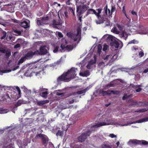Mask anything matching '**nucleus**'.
<instances>
[{
  "instance_id": "nucleus-58",
  "label": "nucleus",
  "mask_w": 148,
  "mask_h": 148,
  "mask_svg": "<svg viewBox=\"0 0 148 148\" xmlns=\"http://www.w3.org/2000/svg\"><path fill=\"white\" fill-rule=\"evenodd\" d=\"M60 47H61V48H62V50H64L65 48L66 49V48H65L66 46H65V45H64L63 44H61V45Z\"/></svg>"
},
{
  "instance_id": "nucleus-7",
  "label": "nucleus",
  "mask_w": 148,
  "mask_h": 148,
  "mask_svg": "<svg viewBox=\"0 0 148 148\" xmlns=\"http://www.w3.org/2000/svg\"><path fill=\"white\" fill-rule=\"evenodd\" d=\"M91 133V132L90 131L83 133L78 137V139L79 141L81 142L84 141L86 139L87 137L90 136Z\"/></svg>"
},
{
  "instance_id": "nucleus-57",
  "label": "nucleus",
  "mask_w": 148,
  "mask_h": 148,
  "mask_svg": "<svg viewBox=\"0 0 148 148\" xmlns=\"http://www.w3.org/2000/svg\"><path fill=\"white\" fill-rule=\"evenodd\" d=\"M128 96L127 95H125L123 97L122 99L123 100H125V99H127L128 98Z\"/></svg>"
},
{
  "instance_id": "nucleus-10",
  "label": "nucleus",
  "mask_w": 148,
  "mask_h": 148,
  "mask_svg": "<svg viewBox=\"0 0 148 148\" xmlns=\"http://www.w3.org/2000/svg\"><path fill=\"white\" fill-rule=\"evenodd\" d=\"M66 35L68 38L73 40L74 41H77V43L79 42L77 37H76V34L74 33L69 32L67 33Z\"/></svg>"
},
{
  "instance_id": "nucleus-31",
  "label": "nucleus",
  "mask_w": 148,
  "mask_h": 148,
  "mask_svg": "<svg viewBox=\"0 0 148 148\" xmlns=\"http://www.w3.org/2000/svg\"><path fill=\"white\" fill-rule=\"evenodd\" d=\"M86 91V89H85L82 90L78 91L77 92V94L79 95L85 93Z\"/></svg>"
},
{
  "instance_id": "nucleus-62",
  "label": "nucleus",
  "mask_w": 148,
  "mask_h": 148,
  "mask_svg": "<svg viewBox=\"0 0 148 148\" xmlns=\"http://www.w3.org/2000/svg\"><path fill=\"white\" fill-rule=\"evenodd\" d=\"M67 13L68 12L67 10L65 11L64 12V14L66 18H67L68 17V16L67 15Z\"/></svg>"
},
{
  "instance_id": "nucleus-6",
  "label": "nucleus",
  "mask_w": 148,
  "mask_h": 148,
  "mask_svg": "<svg viewBox=\"0 0 148 148\" xmlns=\"http://www.w3.org/2000/svg\"><path fill=\"white\" fill-rule=\"evenodd\" d=\"M88 8V7L87 5H79L77 6L76 11L78 13L77 15H81Z\"/></svg>"
},
{
  "instance_id": "nucleus-17",
  "label": "nucleus",
  "mask_w": 148,
  "mask_h": 148,
  "mask_svg": "<svg viewBox=\"0 0 148 148\" xmlns=\"http://www.w3.org/2000/svg\"><path fill=\"white\" fill-rule=\"evenodd\" d=\"M131 143L135 145L140 144V140H130L128 143V145H130Z\"/></svg>"
},
{
  "instance_id": "nucleus-1",
  "label": "nucleus",
  "mask_w": 148,
  "mask_h": 148,
  "mask_svg": "<svg viewBox=\"0 0 148 148\" xmlns=\"http://www.w3.org/2000/svg\"><path fill=\"white\" fill-rule=\"evenodd\" d=\"M101 10H102L101 9H97L96 10L93 9V14H95L99 19L98 21L97 20L96 21L97 24L102 23L104 22V21L107 20L108 12V16L109 18L111 17L112 13L116 10V8L114 6H112L111 11H110L109 9H108L107 5H106L103 8V12H102L103 14L100 15L99 14L101 12Z\"/></svg>"
},
{
  "instance_id": "nucleus-26",
  "label": "nucleus",
  "mask_w": 148,
  "mask_h": 148,
  "mask_svg": "<svg viewBox=\"0 0 148 148\" xmlns=\"http://www.w3.org/2000/svg\"><path fill=\"white\" fill-rule=\"evenodd\" d=\"M46 101H37V104L39 106H42L44 104L46 103Z\"/></svg>"
},
{
  "instance_id": "nucleus-61",
  "label": "nucleus",
  "mask_w": 148,
  "mask_h": 148,
  "mask_svg": "<svg viewBox=\"0 0 148 148\" xmlns=\"http://www.w3.org/2000/svg\"><path fill=\"white\" fill-rule=\"evenodd\" d=\"M132 49L133 50V51H134V50L136 51V50H138V48L137 47H133Z\"/></svg>"
},
{
  "instance_id": "nucleus-53",
  "label": "nucleus",
  "mask_w": 148,
  "mask_h": 148,
  "mask_svg": "<svg viewBox=\"0 0 148 148\" xmlns=\"http://www.w3.org/2000/svg\"><path fill=\"white\" fill-rule=\"evenodd\" d=\"M8 71L7 70H0V74L1 75H2L3 73H6V71Z\"/></svg>"
},
{
  "instance_id": "nucleus-49",
  "label": "nucleus",
  "mask_w": 148,
  "mask_h": 148,
  "mask_svg": "<svg viewBox=\"0 0 148 148\" xmlns=\"http://www.w3.org/2000/svg\"><path fill=\"white\" fill-rule=\"evenodd\" d=\"M16 90H17L18 91V93L19 94V95H20L21 93V91L20 88L18 86H16Z\"/></svg>"
},
{
  "instance_id": "nucleus-18",
  "label": "nucleus",
  "mask_w": 148,
  "mask_h": 148,
  "mask_svg": "<svg viewBox=\"0 0 148 148\" xmlns=\"http://www.w3.org/2000/svg\"><path fill=\"white\" fill-rule=\"evenodd\" d=\"M90 75V72L88 71H86L84 72H80L79 75L83 77H87Z\"/></svg>"
},
{
  "instance_id": "nucleus-45",
  "label": "nucleus",
  "mask_w": 148,
  "mask_h": 148,
  "mask_svg": "<svg viewBox=\"0 0 148 148\" xmlns=\"http://www.w3.org/2000/svg\"><path fill=\"white\" fill-rule=\"evenodd\" d=\"M64 90V89H61V90H55V93L56 94V92H58L60 93H63V92Z\"/></svg>"
},
{
  "instance_id": "nucleus-39",
  "label": "nucleus",
  "mask_w": 148,
  "mask_h": 148,
  "mask_svg": "<svg viewBox=\"0 0 148 148\" xmlns=\"http://www.w3.org/2000/svg\"><path fill=\"white\" fill-rule=\"evenodd\" d=\"M141 144L143 145H148V142L145 140H140V144Z\"/></svg>"
},
{
  "instance_id": "nucleus-37",
  "label": "nucleus",
  "mask_w": 148,
  "mask_h": 148,
  "mask_svg": "<svg viewBox=\"0 0 148 148\" xmlns=\"http://www.w3.org/2000/svg\"><path fill=\"white\" fill-rule=\"evenodd\" d=\"M138 42L135 39H134L133 40H132L130 41L128 43V44H137Z\"/></svg>"
},
{
  "instance_id": "nucleus-46",
  "label": "nucleus",
  "mask_w": 148,
  "mask_h": 148,
  "mask_svg": "<svg viewBox=\"0 0 148 148\" xmlns=\"http://www.w3.org/2000/svg\"><path fill=\"white\" fill-rule=\"evenodd\" d=\"M144 55V53L142 51L139 52V56L140 57H143Z\"/></svg>"
},
{
  "instance_id": "nucleus-25",
  "label": "nucleus",
  "mask_w": 148,
  "mask_h": 148,
  "mask_svg": "<svg viewBox=\"0 0 148 148\" xmlns=\"http://www.w3.org/2000/svg\"><path fill=\"white\" fill-rule=\"evenodd\" d=\"M39 19V18H38V19L36 21L38 25L40 26V25H43L44 24V23L43 22V21H42V19L40 20L38 19Z\"/></svg>"
},
{
  "instance_id": "nucleus-33",
  "label": "nucleus",
  "mask_w": 148,
  "mask_h": 148,
  "mask_svg": "<svg viewBox=\"0 0 148 148\" xmlns=\"http://www.w3.org/2000/svg\"><path fill=\"white\" fill-rule=\"evenodd\" d=\"M102 47V46L100 44L99 45L97 46L98 53H99V55H100L101 52Z\"/></svg>"
},
{
  "instance_id": "nucleus-4",
  "label": "nucleus",
  "mask_w": 148,
  "mask_h": 148,
  "mask_svg": "<svg viewBox=\"0 0 148 148\" xmlns=\"http://www.w3.org/2000/svg\"><path fill=\"white\" fill-rule=\"evenodd\" d=\"M3 53L5 54L4 58L8 59L11 55L10 50L9 49H6L5 47H0V56L2 55Z\"/></svg>"
},
{
  "instance_id": "nucleus-20",
  "label": "nucleus",
  "mask_w": 148,
  "mask_h": 148,
  "mask_svg": "<svg viewBox=\"0 0 148 148\" xmlns=\"http://www.w3.org/2000/svg\"><path fill=\"white\" fill-rule=\"evenodd\" d=\"M61 23L58 20V21H56L55 20H53L52 23V25L54 27H57L56 26L57 25H60Z\"/></svg>"
},
{
  "instance_id": "nucleus-44",
  "label": "nucleus",
  "mask_w": 148,
  "mask_h": 148,
  "mask_svg": "<svg viewBox=\"0 0 148 148\" xmlns=\"http://www.w3.org/2000/svg\"><path fill=\"white\" fill-rule=\"evenodd\" d=\"M136 86L135 87L136 88H138L136 90V92H139L142 89L140 88H139V86Z\"/></svg>"
},
{
  "instance_id": "nucleus-28",
  "label": "nucleus",
  "mask_w": 148,
  "mask_h": 148,
  "mask_svg": "<svg viewBox=\"0 0 148 148\" xmlns=\"http://www.w3.org/2000/svg\"><path fill=\"white\" fill-rule=\"evenodd\" d=\"M66 49L69 51L73 49V45H67L66 46Z\"/></svg>"
},
{
  "instance_id": "nucleus-23",
  "label": "nucleus",
  "mask_w": 148,
  "mask_h": 148,
  "mask_svg": "<svg viewBox=\"0 0 148 148\" xmlns=\"http://www.w3.org/2000/svg\"><path fill=\"white\" fill-rule=\"evenodd\" d=\"M56 95L60 96L61 97H65L67 96V94L66 92L61 93H60L56 92Z\"/></svg>"
},
{
  "instance_id": "nucleus-3",
  "label": "nucleus",
  "mask_w": 148,
  "mask_h": 148,
  "mask_svg": "<svg viewBox=\"0 0 148 148\" xmlns=\"http://www.w3.org/2000/svg\"><path fill=\"white\" fill-rule=\"evenodd\" d=\"M107 40L110 42V45L116 48H118L119 45V43L115 39V38L112 36H108Z\"/></svg>"
},
{
  "instance_id": "nucleus-43",
  "label": "nucleus",
  "mask_w": 148,
  "mask_h": 148,
  "mask_svg": "<svg viewBox=\"0 0 148 148\" xmlns=\"http://www.w3.org/2000/svg\"><path fill=\"white\" fill-rule=\"evenodd\" d=\"M3 36L1 38L2 39H5L6 37L7 36V33L5 32L4 31L3 32Z\"/></svg>"
},
{
  "instance_id": "nucleus-2",
  "label": "nucleus",
  "mask_w": 148,
  "mask_h": 148,
  "mask_svg": "<svg viewBox=\"0 0 148 148\" xmlns=\"http://www.w3.org/2000/svg\"><path fill=\"white\" fill-rule=\"evenodd\" d=\"M76 69L74 68H72L68 71L64 73L57 78L58 82L63 81L69 82L72 79L74 78L76 76L75 73Z\"/></svg>"
},
{
  "instance_id": "nucleus-50",
  "label": "nucleus",
  "mask_w": 148,
  "mask_h": 148,
  "mask_svg": "<svg viewBox=\"0 0 148 148\" xmlns=\"http://www.w3.org/2000/svg\"><path fill=\"white\" fill-rule=\"evenodd\" d=\"M132 14L134 15H135L137 17L138 16L137 13L136 12L134 11L133 10L131 12Z\"/></svg>"
},
{
  "instance_id": "nucleus-51",
  "label": "nucleus",
  "mask_w": 148,
  "mask_h": 148,
  "mask_svg": "<svg viewBox=\"0 0 148 148\" xmlns=\"http://www.w3.org/2000/svg\"><path fill=\"white\" fill-rule=\"evenodd\" d=\"M14 32L19 35H20L21 34V32L20 31L18 30H14Z\"/></svg>"
},
{
  "instance_id": "nucleus-27",
  "label": "nucleus",
  "mask_w": 148,
  "mask_h": 148,
  "mask_svg": "<svg viewBox=\"0 0 148 148\" xmlns=\"http://www.w3.org/2000/svg\"><path fill=\"white\" fill-rule=\"evenodd\" d=\"M146 105V103L145 102H138L137 104V106H144Z\"/></svg>"
},
{
  "instance_id": "nucleus-13",
  "label": "nucleus",
  "mask_w": 148,
  "mask_h": 148,
  "mask_svg": "<svg viewBox=\"0 0 148 148\" xmlns=\"http://www.w3.org/2000/svg\"><path fill=\"white\" fill-rule=\"evenodd\" d=\"M29 20H27V21H24L20 23L19 25L20 26L23 27L24 28L26 29L28 28L29 26Z\"/></svg>"
},
{
  "instance_id": "nucleus-34",
  "label": "nucleus",
  "mask_w": 148,
  "mask_h": 148,
  "mask_svg": "<svg viewBox=\"0 0 148 148\" xmlns=\"http://www.w3.org/2000/svg\"><path fill=\"white\" fill-rule=\"evenodd\" d=\"M101 93L104 96L107 95H110V93L109 92V90L108 91L102 90L101 92Z\"/></svg>"
},
{
  "instance_id": "nucleus-8",
  "label": "nucleus",
  "mask_w": 148,
  "mask_h": 148,
  "mask_svg": "<svg viewBox=\"0 0 148 148\" xmlns=\"http://www.w3.org/2000/svg\"><path fill=\"white\" fill-rule=\"evenodd\" d=\"M38 52L36 51L34 52L32 51H28L25 54L24 56L27 60H30L33 58L34 55H37V53H38Z\"/></svg>"
},
{
  "instance_id": "nucleus-9",
  "label": "nucleus",
  "mask_w": 148,
  "mask_h": 148,
  "mask_svg": "<svg viewBox=\"0 0 148 148\" xmlns=\"http://www.w3.org/2000/svg\"><path fill=\"white\" fill-rule=\"evenodd\" d=\"M47 47L46 45L41 46L39 48V51L38 50L36 51H38V53L37 54L39 55H44L47 53Z\"/></svg>"
},
{
  "instance_id": "nucleus-29",
  "label": "nucleus",
  "mask_w": 148,
  "mask_h": 148,
  "mask_svg": "<svg viewBox=\"0 0 148 148\" xmlns=\"http://www.w3.org/2000/svg\"><path fill=\"white\" fill-rule=\"evenodd\" d=\"M110 95L113 94L115 95H118L120 93V92L118 90H109Z\"/></svg>"
},
{
  "instance_id": "nucleus-52",
  "label": "nucleus",
  "mask_w": 148,
  "mask_h": 148,
  "mask_svg": "<svg viewBox=\"0 0 148 148\" xmlns=\"http://www.w3.org/2000/svg\"><path fill=\"white\" fill-rule=\"evenodd\" d=\"M109 136L112 138H116V136L113 134H110Z\"/></svg>"
},
{
  "instance_id": "nucleus-42",
  "label": "nucleus",
  "mask_w": 148,
  "mask_h": 148,
  "mask_svg": "<svg viewBox=\"0 0 148 148\" xmlns=\"http://www.w3.org/2000/svg\"><path fill=\"white\" fill-rule=\"evenodd\" d=\"M131 105H132L136 106L137 103H138V101H134L132 100L131 101Z\"/></svg>"
},
{
  "instance_id": "nucleus-21",
  "label": "nucleus",
  "mask_w": 148,
  "mask_h": 148,
  "mask_svg": "<svg viewBox=\"0 0 148 148\" xmlns=\"http://www.w3.org/2000/svg\"><path fill=\"white\" fill-rule=\"evenodd\" d=\"M51 14H48L45 17H42V20L43 21H46L49 20L51 18Z\"/></svg>"
},
{
  "instance_id": "nucleus-19",
  "label": "nucleus",
  "mask_w": 148,
  "mask_h": 148,
  "mask_svg": "<svg viewBox=\"0 0 148 148\" xmlns=\"http://www.w3.org/2000/svg\"><path fill=\"white\" fill-rule=\"evenodd\" d=\"M119 36L121 38H123L125 40H126L127 37L126 33L124 31L122 32L119 34Z\"/></svg>"
},
{
  "instance_id": "nucleus-14",
  "label": "nucleus",
  "mask_w": 148,
  "mask_h": 148,
  "mask_svg": "<svg viewBox=\"0 0 148 148\" xmlns=\"http://www.w3.org/2000/svg\"><path fill=\"white\" fill-rule=\"evenodd\" d=\"M81 29L80 27H78L77 29V33L76 34V37H77L78 40V42H79L81 40Z\"/></svg>"
},
{
  "instance_id": "nucleus-11",
  "label": "nucleus",
  "mask_w": 148,
  "mask_h": 148,
  "mask_svg": "<svg viewBox=\"0 0 148 148\" xmlns=\"http://www.w3.org/2000/svg\"><path fill=\"white\" fill-rule=\"evenodd\" d=\"M117 55H114L112 57L111 55H107L106 56H103L102 57L105 60H108L109 59H111V60L113 61L117 58Z\"/></svg>"
},
{
  "instance_id": "nucleus-16",
  "label": "nucleus",
  "mask_w": 148,
  "mask_h": 148,
  "mask_svg": "<svg viewBox=\"0 0 148 148\" xmlns=\"http://www.w3.org/2000/svg\"><path fill=\"white\" fill-rule=\"evenodd\" d=\"M122 12L124 13V14H125V16L128 19V20L127 21H128V23H127V25L128 26H131V24L130 23V21H131V19L130 18H129L127 16V15L126 14V12H125V6H123V9H122Z\"/></svg>"
},
{
  "instance_id": "nucleus-36",
  "label": "nucleus",
  "mask_w": 148,
  "mask_h": 148,
  "mask_svg": "<svg viewBox=\"0 0 148 148\" xmlns=\"http://www.w3.org/2000/svg\"><path fill=\"white\" fill-rule=\"evenodd\" d=\"M48 94V93L47 91L42 92L41 95V96L44 98H46L47 97V96Z\"/></svg>"
},
{
  "instance_id": "nucleus-22",
  "label": "nucleus",
  "mask_w": 148,
  "mask_h": 148,
  "mask_svg": "<svg viewBox=\"0 0 148 148\" xmlns=\"http://www.w3.org/2000/svg\"><path fill=\"white\" fill-rule=\"evenodd\" d=\"M42 134H40L36 135L35 137L32 140V141L34 142H36L37 139L41 138Z\"/></svg>"
},
{
  "instance_id": "nucleus-60",
  "label": "nucleus",
  "mask_w": 148,
  "mask_h": 148,
  "mask_svg": "<svg viewBox=\"0 0 148 148\" xmlns=\"http://www.w3.org/2000/svg\"><path fill=\"white\" fill-rule=\"evenodd\" d=\"M20 45L19 44H17L14 46V48H17L20 47Z\"/></svg>"
},
{
  "instance_id": "nucleus-30",
  "label": "nucleus",
  "mask_w": 148,
  "mask_h": 148,
  "mask_svg": "<svg viewBox=\"0 0 148 148\" xmlns=\"http://www.w3.org/2000/svg\"><path fill=\"white\" fill-rule=\"evenodd\" d=\"M63 135V132L60 130H58V132L56 134V136H60L62 137Z\"/></svg>"
},
{
  "instance_id": "nucleus-24",
  "label": "nucleus",
  "mask_w": 148,
  "mask_h": 148,
  "mask_svg": "<svg viewBox=\"0 0 148 148\" xmlns=\"http://www.w3.org/2000/svg\"><path fill=\"white\" fill-rule=\"evenodd\" d=\"M27 59L25 58V57L24 56V57H22L21 59L18 61V64L20 65V64L23 63Z\"/></svg>"
},
{
  "instance_id": "nucleus-64",
  "label": "nucleus",
  "mask_w": 148,
  "mask_h": 148,
  "mask_svg": "<svg viewBox=\"0 0 148 148\" xmlns=\"http://www.w3.org/2000/svg\"><path fill=\"white\" fill-rule=\"evenodd\" d=\"M70 0H67V1H66V4L67 5H70L71 3H70Z\"/></svg>"
},
{
  "instance_id": "nucleus-55",
  "label": "nucleus",
  "mask_w": 148,
  "mask_h": 148,
  "mask_svg": "<svg viewBox=\"0 0 148 148\" xmlns=\"http://www.w3.org/2000/svg\"><path fill=\"white\" fill-rule=\"evenodd\" d=\"M58 36L60 38H62L63 36V35L60 32H59L58 33Z\"/></svg>"
},
{
  "instance_id": "nucleus-63",
  "label": "nucleus",
  "mask_w": 148,
  "mask_h": 148,
  "mask_svg": "<svg viewBox=\"0 0 148 148\" xmlns=\"http://www.w3.org/2000/svg\"><path fill=\"white\" fill-rule=\"evenodd\" d=\"M0 24L2 25L4 24V20L1 18H0Z\"/></svg>"
},
{
  "instance_id": "nucleus-47",
  "label": "nucleus",
  "mask_w": 148,
  "mask_h": 148,
  "mask_svg": "<svg viewBox=\"0 0 148 148\" xmlns=\"http://www.w3.org/2000/svg\"><path fill=\"white\" fill-rule=\"evenodd\" d=\"M147 111V110L146 109H140L138 111H137V112H145Z\"/></svg>"
},
{
  "instance_id": "nucleus-54",
  "label": "nucleus",
  "mask_w": 148,
  "mask_h": 148,
  "mask_svg": "<svg viewBox=\"0 0 148 148\" xmlns=\"http://www.w3.org/2000/svg\"><path fill=\"white\" fill-rule=\"evenodd\" d=\"M59 47H56L54 49V50L53 51L54 53H56L58 51V48H59Z\"/></svg>"
},
{
  "instance_id": "nucleus-41",
  "label": "nucleus",
  "mask_w": 148,
  "mask_h": 148,
  "mask_svg": "<svg viewBox=\"0 0 148 148\" xmlns=\"http://www.w3.org/2000/svg\"><path fill=\"white\" fill-rule=\"evenodd\" d=\"M86 1V0H76V3L77 4L81 3L83 4Z\"/></svg>"
},
{
  "instance_id": "nucleus-40",
  "label": "nucleus",
  "mask_w": 148,
  "mask_h": 148,
  "mask_svg": "<svg viewBox=\"0 0 148 148\" xmlns=\"http://www.w3.org/2000/svg\"><path fill=\"white\" fill-rule=\"evenodd\" d=\"M23 103V101L21 100H19L15 104L16 106L18 107L20 106Z\"/></svg>"
},
{
  "instance_id": "nucleus-38",
  "label": "nucleus",
  "mask_w": 148,
  "mask_h": 148,
  "mask_svg": "<svg viewBox=\"0 0 148 148\" xmlns=\"http://www.w3.org/2000/svg\"><path fill=\"white\" fill-rule=\"evenodd\" d=\"M112 31L114 33L116 34H119V31L115 27H114L112 29Z\"/></svg>"
},
{
  "instance_id": "nucleus-15",
  "label": "nucleus",
  "mask_w": 148,
  "mask_h": 148,
  "mask_svg": "<svg viewBox=\"0 0 148 148\" xmlns=\"http://www.w3.org/2000/svg\"><path fill=\"white\" fill-rule=\"evenodd\" d=\"M43 143L44 144H46L49 141L48 137L45 135L42 134L41 138Z\"/></svg>"
},
{
  "instance_id": "nucleus-35",
  "label": "nucleus",
  "mask_w": 148,
  "mask_h": 148,
  "mask_svg": "<svg viewBox=\"0 0 148 148\" xmlns=\"http://www.w3.org/2000/svg\"><path fill=\"white\" fill-rule=\"evenodd\" d=\"M148 121V117L145 118H144L138 121L137 122L138 123H141L143 122Z\"/></svg>"
},
{
  "instance_id": "nucleus-12",
  "label": "nucleus",
  "mask_w": 148,
  "mask_h": 148,
  "mask_svg": "<svg viewBox=\"0 0 148 148\" xmlns=\"http://www.w3.org/2000/svg\"><path fill=\"white\" fill-rule=\"evenodd\" d=\"M109 123L108 122L107 123L105 122H98L97 123H95L94 125H93V128H94L98 127H99L103 126L108 125Z\"/></svg>"
},
{
  "instance_id": "nucleus-59",
  "label": "nucleus",
  "mask_w": 148,
  "mask_h": 148,
  "mask_svg": "<svg viewBox=\"0 0 148 148\" xmlns=\"http://www.w3.org/2000/svg\"><path fill=\"white\" fill-rule=\"evenodd\" d=\"M143 34H148V30L146 29H145L143 31Z\"/></svg>"
},
{
  "instance_id": "nucleus-32",
  "label": "nucleus",
  "mask_w": 148,
  "mask_h": 148,
  "mask_svg": "<svg viewBox=\"0 0 148 148\" xmlns=\"http://www.w3.org/2000/svg\"><path fill=\"white\" fill-rule=\"evenodd\" d=\"M101 147V148H111L109 145L104 143L102 145Z\"/></svg>"
},
{
  "instance_id": "nucleus-56",
  "label": "nucleus",
  "mask_w": 148,
  "mask_h": 148,
  "mask_svg": "<svg viewBox=\"0 0 148 148\" xmlns=\"http://www.w3.org/2000/svg\"><path fill=\"white\" fill-rule=\"evenodd\" d=\"M69 10L73 14V15L74 16L75 14L73 10L71 8H69Z\"/></svg>"
},
{
  "instance_id": "nucleus-48",
  "label": "nucleus",
  "mask_w": 148,
  "mask_h": 148,
  "mask_svg": "<svg viewBox=\"0 0 148 148\" xmlns=\"http://www.w3.org/2000/svg\"><path fill=\"white\" fill-rule=\"evenodd\" d=\"M108 46L106 45H103V51H105L108 48Z\"/></svg>"
},
{
  "instance_id": "nucleus-5",
  "label": "nucleus",
  "mask_w": 148,
  "mask_h": 148,
  "mask_svg": "<svg viewBox=\"0 0 148 148\" xmlns=\"http://www.w3.org/2000/svg\"><path fill=\"white\" fill-rule=\"evenodd\" d=\"M35 68V67L34 66L32 67L29 66V67L28 68V69L25 73V75L27 77H31L34 74H35L36 76H37L38 75H39L40 74V72L36 73L35 72L33 71L32 70L34 68Z\"/></svg>"
}]
</instances>
